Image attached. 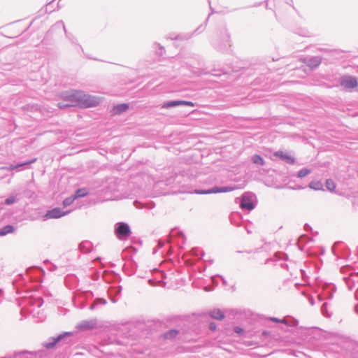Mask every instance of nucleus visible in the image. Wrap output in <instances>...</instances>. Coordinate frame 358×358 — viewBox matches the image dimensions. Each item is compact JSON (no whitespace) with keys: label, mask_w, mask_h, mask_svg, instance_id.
Segmentation results:
<instances>
[{"label":"nucleus","mask_w":358,"mask_h":358,"mask_svg":"<svg viewBox=\"0 0 358 358\" xmlns=\"http://www.w3.org/2000/svg\"><path fill=\"white\" fill-rule=\"evenodd\" d=\"M45 271L41 266H32L24 272V317L36 313L39 315L38 308L43 304V300L36 293V289L43 281Z\"/></svg>","instance_id":"f257e3e1"},{"label":"nucleus","mask_w":358,"mask_h":358,"mask_svg":"<svg viewBox=\"0 0 358 358\" xmlns=\"http://www.w3.org/2000/svg\"><path fill=\"white\" fill-rule=\"evenodd\" d=\"M63 99L71 102L73 106L91 108L98 106L100 103L99 97L85 94L83 91L71 90L62 92Z\"/></svg>","instance_id":"f03ea898"},{"label":"nucleus","mask_w":358,"mask_h":358,"mask_svg":"<svg viewBox=\"0 0 358 358\" xmlns=\"http://www.w3.org/2000/svg\"><path fill=\"white\" fill-rule=\"evenodd\" d=\"M317 283L315 292L317 293L318 301L321 302L325 299H331L336 289V286L334 284L322 280H318Z\"/></svg>","instance_id":"7ed1b4c3"},{"label":"nucleus","mask_w":358,"mask_h":358,"mask_svg":"<svg viewBox=\"0 0 358 358\" xmlns=\"http://www.w3.org/2000/svg\"><path fill=\"white\" fill-rule=\"evenodd\" d=\"M230 34L228 32L227 29L224 27L220 30V36L219 38L213 40L212 45L215 49L220 52H225L231 47L230 44Z\"/></svg>","instance_id":"20e7f679"},{"label":"nucleus","mask_w":358,"mask_h":358,"mask_svg":"<svg viewBox=\"0 0 358 358\" xmlns=\"http://www.w3.org/2000/svg\"><path fill=\"white\" fill-rule=\"evenodd\" d=\"M237 202L239 207L244 211L250 212L252 210L257 204V196L252 192H245Z\"/></svg>","instance_id":"39448f33"},{"label":"nucleus","mask_w":358,"mask_h":358,"mask_svg":"<svg viewBox=\"0 0 358 358\" xmlns=\"http://www.w3.org/2000/svg\"><path fill=\"white\" fill-rule=\"evenodd\" d=\"M115 234L120 240H126L131 234V230L127 222H120L115 224Z\"/></svg>","instance_id":"423d86ee"},{"label":"nucleus","mask_w":358,"mask_h":358,"mask_svg":"<svg viewBox=\"0 0 358 358\" xmlns=\"http://www.w3.org/2000/svg\"><path fill=\"white\" fill-rule=\"evenodd\" d=\"M235 185H227V186H215L207 189H195L193 192L196 194H217L222 192H229L236 189Z\"/></svg>","instance_id":"0eeeda50"},{"label":"nucleus","mask_w":358,"mask_h":358,"mask_svg":"<svg viewBox=\"0 0 358 358\" xmlns=\"http://www.w3.org/2000/svg\"><path fill=\"white\" fill-rule=\"evenodd\" d=\"M332 252L341 259H347L350 255V249L343 242H336L332 246Z\"/></svg>","instance_id":"6e6552de"},{"label":"nucleus","mask_w":358,"mask_h":358,"mask_svg":"<svg viewBox=\"0 0 358 358\" xmlns=\"http://www.w3.org/2000/svg\"><path fill=\"white\" fill-rule=\"evenodd\" d=\"M72 335L70 331H64L57 336L50 337L48 341L43 343V346L47 349L54 348L57 343L62 341H66L67 338H69Z\"/></svg>","instance_id":"1a4fd4ad"},{"label":"nucleus","mask_w":358,"mask_h":358,"mask_svg":"<svg viewBox=\"0 0 358 358\" xmlns=\"http://www.w3.org/2000/svg\"><path fill=\"white\" fill-rule=\"evenodd\" d=\"M71 212V210L64 211L62 210L60 208L55 207L50 210H48L45 215L43 216V220H47L49 219H58L69 215Z\"/></svg>","instance_id":"9d476101"},{"label":"nucleus","mask_w":358,"mask_h":358,"mask_svg":"<svg viewBox=\"0 0 358 358\" xmlns=\"http://www.w3.org/2000/svg\"><path fill=\"white\" fill-rule=\"evenodd\" d=\"M323 58L320 56H306L300 59V61L308 66L310 69L314 70L320 66Z\"/></svg>","instance_id":"9b49d317"},{"label":"nucleus","mask_w":358,"mask_h":358,"mask_svg":"<svg viewBox=\"0 0 358 358\" xmlns=\"http://www.w3.org/2000/svg\"><path fill=\"white\" fill-rule=\"evenodd\" d=\"M339 84L345 89H354L358 86V81L355 76L344 75L340 78Z\"/></svg>","instance_id":"f8f14e48"},{"label":"nucleus","mask_w":358,"mask_h":358,"mask_svg":"<svg viewBox=\"0 0 358 358\" xmlns=\"http://www.w3.org/2000/svg\"><path fill=\"white\" fill-rule=\"evenodd\" d=\"M182 106L194 107L195 103L192 101L185 100H170L164 102L162 104V108L169 109Z\"/></svg>","instance_id":"ddd939ff"},{"label":"nucleus","mask_w":358,"mask_h":358,"mask_svg":"<svg viewBox=\"0 0 358 358\" xmlns=\"http://www.w3.org/2000/svg\"><path fill=\"white\" fill-rule=\"evenodd\" d=\"M155 275L154 278L148 280L149 285L151 286L165 287L166 285V282L164 281V279L166 278L165 272L157 271Z\"/></svg>","instance_id":"4468645a"},{"label":"nucleus","mask_w":358,"mask_h":358,"mask_svg":"<svg viewBox=\"0 0 358 358\" xmlns=\"http://www.w3.org/2000/svg\"><path fill=\"white\" fill-rule=\"evenodd\" d=\"M170 237L169 238V241L174 243L175 241L173 239L174 237L177 238L176 244L178 245L179 247H181L182 244L185 242V236L184 233L181 231H179L178 229H173L170 232Z\"/></svg>","instance_id":"2eb2a0df"},{"label":"nucleus","mask_w":358,"mask_h":358,"mask_svg":"<svg viewBox=\"0 0 358 358\" xmlns=\"http://www.w3.org/2000/svg\"><path fill=\"white\" fill-rule=\"evenodd\" d=\"M122 290V287L121 285H117L115 287H110L108 289V295L109 296L110 300L112 303H116L121 294Z\"/></svg>","instance_id":"dca6fc26"},{"label":"nucleus","mask_w":358,"mask_h":358,"mask_svg":"<svg viewBox=\"0 0 358 358\" xmlns=\"http://www.w3.org/2000/svg\"><path fill=\"white\" fill-rule=\"evenodd\" d=\"M274 156L280 159L284 162L293 165L296 163V158L287 152L278 150L275 152Z\"/></svg>","instance_id":"f3484780"},{"label":"nucleus","mask_w":358,"mask_h":358,"mask_svg":"<svg viewBox=\"0 0 358 358\" xmlns=\"http://www.w3.org/2000/svg\"><path fill=\"white\" fill-rule=\"evenodd\" d=\"M97 326L96 319H92L88 320H83L77 326V328L80 331L91 330L96 328Z\"/></svg>","instance_id":"a211bd4d"},{"label":"nucleus","mask_w":358,"mask_h":358,"mask_svg":"<svg viewBox=\"0 0 358 358\" xmlns=\"http://www.w3.org/2000/svg\"><path fill=\"white\" fill-rule=\"evenodd\" d=\"M137 267L136 262L132 259H128L123 266L125 273L129 276L133 275L136 273Z\"/></svg>","instance_id":"6ab92c4d"},{"label":"nucleus","mask_w":358,"mask_h":358,"mask_svg":"<svg viewBox=\"0 0 358 358\" xmlns=\"http://www.w3.org/2000/svg\"><path fill=\"white\" fill-rule=\"evenodd\" d=\"M343 280L348 289L352 290L355 287V284L358 283V272L350 273L348 276L344 277Z\"/></svg>","instance_id":"aec40b11"},{"label":"nucleus","mask_w":358,"mask_h":358,"mask_svg":"<svg viewBox=\"0 0 358 358\" xmlns=\"http://www.w3.org/2000/svg\"><path fill=\"white\" fill-rule=\"evenodd\" d=\"M129 106L127 103L115 104L112 108L111 113L113 115H121L126 112L129 109Z\"/></svg>","instance_id":"412c9836"},{"label":"nucleus","mask_w":358,"mask_h":358,"mask_svg":"<svg viewBox=\"0 0 358 358\" xmlns=\"http://www.w3.org/2000/svg\"><path fill=\"white\" fill-rule=\"evenodd\" d=\"M44 350H39L34 352H31L27 350H24V358H45Z\"/></svg>","instance_id":"4be33fe9"},{"label":"nucleus","mask_w":358,"mask_h":358,"mask_svg":"<svg viewBox=\"0 0 358 358\" xmlns=\"http://www.w3.org/2000/svg\"><path fill=\"white\" fill-rule=\"evenodd\" d=\"M211 318L217 320H222L224 318V312L220 308H215L209 312Z\"/></svg>","instance_id":"5701e85b"},{"label":"nucleus","mask_w":358,"mask_h":358,"mask_svg":"<svg viewBox=\"0 0 358 358\" xmlns=\"http://www.w3.org/2000/svg\"><path fill=\"white\" fill-rule=\"evenodd\" d=\"M241 219L242 215L238 212H234L229 216L230 222L234 226H240Z\"/></svg>","instance_id":"b1692460"},{"label":"nucleus","mask_w":358,"mask_h":358,"mask_svg":"<svg viewBox=\"0 0 358 358\" xmlns=\"http://www.w3.org/2000/svg\"><path fill=\"white\" fill-rule=\"evenodd\" d=\"M78 247H79V250L82 252L88 253V252H91V250H92V244L90 241H82L79 244Z\"/></svg>","instance_id":"393cba45"},{"label":"nucleus","mask_w":358,"mask_h":358,"mask_svg":"<svg viewBox=\"0 0 358 358\" xmlns=\"http://www.w3.org/2000/svg\"><path fill=\"white\" fill-rule=\"evenodd\" d=\"M312 173V170L308 168H303L296 173H292V176L297 177L299 178H303Z\"/></svg>","instance_id":"a878e982"},{"label":"nucleus","mask_w":358,"mask_h":358,"mask_svg":"<svg viewBox=\"0 0 358 358\" xmlns=\"http://www.w3.org/2000/svg\"><path fill=\"white\" fill-rule=\"evenodd\" d=\"M66 37L69 40V41L73 44L76 45L79 49L83 52V49L82 46L78 43V40L76 37L71 32H69L67 30H65L64 31Z\"/></svg>","instance_id":"bb28decb"},{"label":"nucleus","mask_w":358,"mask_h":358,"mask_svg":"<svg viewBox=\"0 0 358 358\" xmlns=\"http://www.w3.org/2000/svg\"><path fill=\"white\" fill-rule=\"evenodd\" d=\"M89 194V190L86 187L79 188L75 191L73 196L76 199L83 198Z\"/></svg>","instance_id":"cd10ccee"},{"label":"nucleus","mask_w":358,"mask_h":358,"mask_svg":"<svg viewBox=\"0 0 358 358\" xmlns=\"http://www.w3.org/2000/svg\"><path fill=\"white\" fill-rule=\"evenodd\" d=\"M179 334V331L176 329H171L164 334V338L166 340L175 338Z\"/></svg>","instance_id":"c85d7f7f"},{"label":"nucleus","mask_w":358,"mask_h":358,"mask_svg":"<svg viewBox=\"0 0 358 358\" xmlns=\"http://www.w3.org/2000/svg\"><path fill=\"white\" fill-rule=\"evenodd\" d=\"M269 320L273 322H277V323L283 322V323L286 324V325L291 326V327H294L298 324V320L296 319H292V322H290V323L287 322L284 320H280V319H279L278 317H269Z\"/></svg>","instance_id":"c756f323"},{"label":"nucleus","mask_w":358,"mask_h":358,"mask_svg":"<svg viewBox=\"0 0 358 358\" xmlns=\"http://www.w3.org/2000/svg\"><path fill=\"white\" fill-rule=\"evenodd\" d=\"M15 228L14 226L8 224L6 226H4L3 227L0 229V236H6L8 234L13 233L15 231Z\"/></svg>","instance_id":"7c9ffc66"},{"label":"nucleus","mask_w":358,"mask_h":358,"mask_svg":"<svg viewBox=\"0 0 358 358\" xmlns=\"http://www.w3.org/2000/svg\"><path fill=\"white\" fill-rule=\"evenodd\" d=\"M106 303H107L106 299H105L103 298H96V299H94L93 303L92 304H90V310H94V309L96 308V307L97 306H99V305H106Z\"/></svg>","instance_id":"2f4dec72"},{"label":"nucleus","mask_w":358,"mask_h":358,"mask_svg":"<svg viewBox=\"0 0 358 358\" xmlns=\"http://www.w3.org/2000/svg\"><path fill=\"white\" fill-rule=\"evenodd\" d=\"M252 162L257 165L264 166L265 164V160L264 158L257 154L254 155L252 157Z\"/></svg>","instance_id":"473e14b6"},{"label":"nucleus","mask_w":358,"mask_h":358,"mask_svg":"<svg viewBox=\"0 0 358 358\" xmlns=\"http://www.w3.org/2000/svg\"><path fill=\"white\" fill-rule=\"evenodd\" d=\"M308 187L314 190H324L323 184L320 181H311Z\"/></svg>","instance_id":"72a5a7b5"},{"label":"nucleus","mask_w":358,"mask_h":358,"mask_svg":"<svg viewBox=\"0 0 358 358\" xmlns=\"http://www.w3.org/2000/svg\"><path fill=\"white\" fill-rule=\"evenodd\" d=\"M328 302H324L321 306V313L326 317H330L331 313L328 310Z\"/></svg>","instance_id":"f704fd0d"},{"label":"nucleus","mask_w":358,"mask_h":358,"mask_svg":"<svg viewBox=\"0 0 358 358\" xmlns=\"http://www.w3.org/2000/svg\"><path fill=\"white\" fill-rule=\"evenodd\" d=\"M58 29H62L64 31L66 30V27L64 25V23L62 20L57 21L56 23H55L50 28V31H53Z\"/></svg>","instance_id":"c9c22d12"},{"label":"nucleus","mask_w":358,"mask_h":358,"mask_svg":"<svg viewBox=\"0 0 358 358\" xmlns=\"http://www.w3.org/2000/svg\"><path fill=\"white\" fill-rule=\"evenodd\" d=\"M325 187L329 192H334L336 187V185L333 180L327 179L325 182Z\"/></svg>","instance_id":"e433bc0d"},{"label":"nucleus","mask_w":358,"mask_h":358,"mask_svg":"<svg viewBox=\"0 0 358 358\" xmlns=\"http://www.w3.org/2000/svg\"><path fill=\"white\" fill-rule=\"evenodd\" d=\"M194 33L192 34H177L174 37V40L176 41H185L189 39Z\"/></svg>","instance_id":"4c0bfd02"},{"label":"nucleus","mask_w":358,"mask_h":358,"mask_svg":"<svg viewBox=\"0 0 358 358\" xmlns=\"http://www.w3.org/2000/svg\"><path fill=\"white\" fill-rule=\"evenodd\" d=\"M76 200V198L74 197L73 194L71 195V196H69V197H66V199H64L62 201V206L66 208V207H68L69 206H71L73 201Z\"/></svg>","instance_id":"58836bf2"},{"label":"nucleus","mask_w":358,"mask_h":358,"mask_svg":"<svg viewBox=\"0 0 358 358\" xmlns=\"http://www.w3.org/2000/svg\"><path fill=\"white\" fill-rule=\"evenodd\" d=\"M210 9L212 10V12H211V13H210L208 15L207 19L206 20L205 24H201L200 26H199L197 27V29L194 31V33L197 32V31L200 33V32H202L205 29L206 24H207L208 21V19H209L210 15L213 13V8L211 7H210Z\"/></svg>","instance_id":"ea45409f"},{"label":"nucleus","mask_w":358,"mask_h":358,"mask_svg":"<svg viewBox=\"0 0 358 358\" xmlns=\"http://www.w3.org/2000/svg\"><path fill=\"white\" fill-rule=\"evenodd\" d=\"M43 263H44L45 265H48V264L50 265V267L47 268V269L49 270L50 271H55L57 268V266L56 265H55L54 264L51 263L48 259L45 260Z\"/></svg>","instance_id":"a19ab883"},{"label":"nucleus","mask_w":358,"mask_h":358,"mask_svg":"<svg viewBox=\"0 0 358 358\" xmlns=\"http://www.w3.org/2000/svg\"><path fill=\"white\" fill-rule=\"evenodd\" d=\"M275 257L278 259H282V260H287L288 259V255L286 253L284 252H278L275 254Z\"/></svg>","instance_id":"79ce46f5"},{"label":"nucleus","mask_w":358,"mask_h":358,"mask_svg":"<svg viewBox=\"0 0 358 358\" xmlns=\"http://www.w3.org/2000/svg\"><path fill=\"white\" fill-rule=\"evenodd\" d=\"M244 329H243L242 327H239V326H236L234 328V332L236 334H238V336H241L242 335L243 333H244Z\"/></svg>","instance_id":"37998d69"},{"label":"nucleus","mask_w":358,"mask_h":358,"mask_svg":"<svg viewBox=\"0 0 358 358\" xmlns=\"http://www.w3.org/2000/svg\"><path fill=\"white\" fill-rule=\"evenodd\" d=\"M57 106H58V108H59L61 109H64V108L73 106V104L64 103H62V102H59L57 103Z\"/></svg>","instance_id":"c03bdc74"},{"label":"nucleus","mask_w":358,"mask_h":358,"mask_svg":"<svg viewBox=\"0 0 358 358\" xmlns=\"http://www.w3.org/2000/svg\"><path fill=\"white\" fill-rule=\"evenodd\" d=\"M36 160H37V158L34 157V158H32V159H30V160H28V161H24V162H23V164H24V169L27 168V166H29V165H30L31 164L34 163Z\"/></svg>","instance_id":"a18cd8bd"},{"label":"nucleus","mask_w":358,"mask_h":358,"mask_svg":"<svg viewBox=\"0 0 358 358\" xmlns=\"http://www.w3.org/2000/svg\"><path fill=\"white\" fill-rule=\"evenodd\" d=\"M15 201V196H9L5 200V203L6 205H10L13 204Z\"/></svg>","instance_id":"49530a36"},{"label":"nucleus","mask_w":358,"mask_h":358,"mask_svg":"<svg viewBox=\"0 0 358 358\" xmlns=\"http://www.w3.org/2000/svg\"><path fill=\"white\" fill-rule=\"evenodd\" d=\"M194 73L198 76H200L202 75H206L208 72L206 71L204 69H198L196 71H194Z\"/></svg>","instance_id":"de8ad7c7"},{"label":"nucleus","mask_w":358,"mask_h":358,"mask_svg":"<svg viewBox=\"0 0 358 358\" xmlns=\"http://www.w3.org/2000/svg\"><path fill=\"white\" fill-rule=\"evenodd\" d=\"M208 327H209V329H210V331H215L216 330V329H217V325H216L215 322H210L209 323V326H208Z\"/></svg>","instance_id":"09e8293b"},{"label":"nucleus","mask_w":358,"mask_h":358,"mask_svg":"<svg viewBox=\"0 0 358 358\" xmlns=\"http://www.w3.org/2000/svg\"><path fill=\"white\" fill-rule=\"evenodd\" d=\"M157 45L159 46V50L157 51V53L159 55L162 56V55H163L164 52L165 51L164 48L163 46H162L160 44H157Z\"/></svg>","instance_id":"8fccbe9b"},{"label":"nucleus","mask_w":358,"mask_h":358,"mask_svg":"<svg viewBox=\"0 0 358 358\" xmlns=\"http://www.w3.org/2000/svg\"><path fill=\"white\" fill-rule=\"evenodd\" d=\"M354 358H358V345L353 348Z\"/></svg>","instance_id":"3c124183"},{"label":"nucleus","mask_w":358,"mask_h":358,"mask_svg":"<svg viewBox=\"0 0 358 358\" xmlns=\"http://www.w3.org/2000/svg\"><path fill=\"white\" fill-rule=\"evenodd\" d=\"M164 245H165V243L163 241L159 240L157 241V248H162L163 247H164Z\"/></svg>","instance_id":"603ef678"},{"label":"nucleus","mask_w":358,"mask_h":358,"mask_svg":"<svg viewBox=\"0 0 358 358\" xmlns=\"http://www.w3.org/2000/svg\"><path fill=\"white\" fill-rule=\"evenodd\" d=\"M303 238H304V237L301 236V237L299 238V239L298 240V243H297V244H298V247H299V248L300 249V250H303V245H301V241H302V239H303Z\"/></svg>","instance_id":"864d4df0"},{"label":"nucleus","mask_w":358,"mask_h":358,"mask_svg":"<svg viewBox=\"0 0 358 358\" xmlns=\"http://www.w3.org/2000/svg\"><path fill=\"white\" fill-rule=\"evenodd\" d=\"M308 302H309L312 306H313V305L315 304V299H314L313 296H310L308 298Z\"/></svg>","instance_id":"5fc2aeb1"},{"label":"nucleus","mask_w":358,"mask_h":358,"mask_svg":"<svg viewBox=\"0 0 358 358\" xmlns=\"http://www.w3.org/2000/svg\"><path fill=\"white\" fill-rule=\"evenodd\" d=\"M317 50L320 51V52H329L331 51L329 49L322 48H317Z\"/></svg>","instance_id":"6e6d98bb"},{"label":"nucleus","mask_w":358,"mask_h":358,"mask_svg":"<svg viewBox=\"0 0 358 358\" xmlns=\"http://www.w3.org/2000/svg\"><path fill=\"white\" fill-rule=\"evenodd\" d=\"M304 229L306 231H308L312 229L311 227L308 224H305L304 225Z\"/></svg>","instance_id":"4d7b16f0"},{"label":"nucleus","mask_w":358,"mask_h":358,"mask_svg":"<svg viewBox=\"0 0 358 358\" xmlns=\"http://www.w3.org/2000/svg\"><path fill=\"white\" fill-rule=\"evenodd\" d=\"M217 277H219V278H220L222 279V282H223V285H224V286H225V285H227V281H226V280L224 278V277H223V276H222V275H217Z\"/></svg>","instance_id":"13d9d810"},{"label":"nucleus","mask_w":358,"mask_h":358,"mask_svg":"<svg viewBox=\"0 0 358 358\" xmlns=\"http://www.w3.org/2000/svg\"><path fill=\"white\" fill-rule=\"evenodd\" d=\"M293 189H303V187L301 186V185H296L295 187H292Z\"/></svg>","instance_id":"bf43d9fd"},{"label":"nucleus","mask_w":358,"mask_h":358,"mask_svg":"<svg viewBox=\"0 0 358 358\" xmlns=\"http://www.w3.org/2000/svg\"><path fill=\"white\" fill-rule=\"evenodd\" d=\"M269 334H270V332L268 331H262V335L264 336H267Z\"/></svg>","instance_id":"052dcab7"},{"label":"nucleus","mask_w":358,"mask_h":358,"mask_svg":"<svg viewBox=\"0 0 358 358\" xmlns=\"http://www.w3.org/2000/svg\"><path fill=\"white\" fill-rule=\"evenodd\" d=\"M355 296L357 299H358V288L356 289L355 292Z\"/></svg>","instance_id":"680f3d73"},{"label":"nucleus","mask_w":358,"mask_h":358,"mask_svg":"<svg viewBox=\"0 0 358 358\" xmlns=\"http://www.w3.org/2000/svg\"><path fill=\"white\" fill-rule=\"evenodd\" d=\"M131 250H132V253L134 254L136 252L137 250L135 248L131 247Z\"/></svg>","instance_id":"e2e57ef3"},{"label":"nucleus","mask_w":358,"mask_h":358,"mask_svg":"<svg viewBox=\"0 0 358 358\" xmlns=\"http://www.w3.org/2000/svg\"><path fill=\"white\" fill-rule=\"evenodd\" d=\"M176 36V35H175L174 34H170L169 38H170L171 39L174 40V37H175Z\"/></svg>","instance_id":"0e129e2a"},{"label":"nucleus","mask_w":358,"mask_h":358,"mask_svg":"<svg viewBox=\"0 0 358 358\" xmlns=\"http://www.w3.org/2000/svg\"><path fill=\"white\" fill-rule=\"evenodd\" d=\"M281 266H282V268H287V267H288V265H287V264H281Z\"/></svg>","instance_id":"69168bd1"},{"label":"nucleus","mask_w":358,"mask_h":358,"mask_svg":"<svg viewBox=\"0 0 358 358\" xmlns=\"http://www.w3.org/2000/svg\"><path fill=\"white\" fill-rule=\"evenodd\" d=\"M23 194H24V196H27L28 195V192L27 191H24L23 192Z\"/></svg>","instance_id":"338daca9"},{"label":"nucleus","mask_w":358,"mask_h":358,"mask_svg":"<svg viewBox=\"0 0 358 358\" xmlns=\"http://www.w3.org/2000/svg\"><path fill=\"white\" fill-rule=\"evenodd\" d=\"M155 207V203L152 202V205L149 207L150 208H152Z\"/></svg>","instance_id":"774afa93"}]
</instances>
